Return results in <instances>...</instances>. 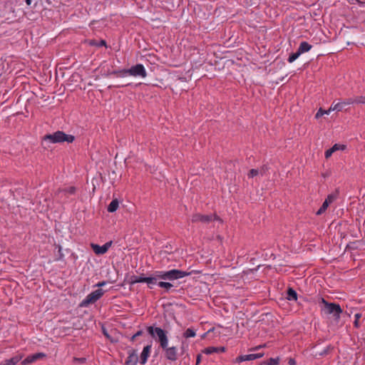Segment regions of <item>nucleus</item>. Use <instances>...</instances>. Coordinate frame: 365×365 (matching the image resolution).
I'll return each mask as SVG.
<instances>
[{"instance_id":"1","label":"nucleus","mask_w":365,"mask_h":365,"mask_svg":"<svg viewBox=\"0 0 365 365\" xmlns=\"http://www.w3.org/2000/svg\"><path fill=\"white\" fill-rule=\"evenodd\" d=\"M191 273L192 272H188L180 269H173L168 271H159V273L157 274V277H160L161 280L171 282L174 280H177L179 279H182L185 277L189 276L191 274Z\"/></svg>"},{"instance_id":"2","label":"nucleus","mask_w":365,"mask_h":365,"mask_svg":"<svg viewBox=\"0 0 365 365\" xmlns=\"http://www.w3.org/2000/svg\"><path fill=\"white\" fill-rule=\"evenodd\" d=\"M113 74H120V76L124 77L125 76H131L133 77H140L144 78L147 76V72L144 66L141 63H138L133 66H131L128 69H123L120 71H113Z\"/></svg>"},{"instance_id":"3","label":"nucleus","mask_w":365,"mask_h":365,"mask_svg":"<svg viewBox=\"0 0 365 365\" xmlns=\"http://www.w3.org/2000/svg\"><path fill=\"white\" fill-rule=\"evenodd\" d=\"M148 332L153 338L158 339L162 349H165L168 346L167 333L163 329L150 326L148 327Z\"/></svg>"},{"instance_id":"4","label":"nucleus","mask_w":365,"mask_h":365,"mask_svg":"<svg viewBox=\"0 0 365 365\" xmlns=\"http://www.w3.org/2000/svg\"><path fill=\"white\" fill-rule=\"evenodd\" d=\"M75 138L72 135H68L63 133V131H56L52 134L46 135L44 137V140H48L52 143H72L74 140Z\"/></svg>"},{"instance_id":"5","label":"nucleus","mask_w":365,"mask_h":365,"mask_svg":"<svg viewBox=\"0 0 365 365\" xmlns=\"http://www.w3.org/2000/svg\"><path fill=\"white\" fill-rule=\"evenodd\" d=\"M322 301L324 304L323 312L327 314H332L336 320H339L342 312L341 307L335 303H329L324 299Z\"/></svg>"},{"instance_id":"6","label":"nucleus","mask_w":365,"mask_h":365,"mask_svg":"<svg viewBox=\"0 0 365 365\" xmlns=\"http://www.w3.org/2000/svg\"><path fill=\"white\" fill-rule=\"evenodd\" d=\"M191 220L192 222H201L204 225H208L215 220L222 223L221 219L215 215H201L200 213L194 214L192 216Z\"/></svg>"},{"instance_id":"7","label":"nucleus","mask_w":365,"mask_h":365,"mask_svg":"<svg viewBox=\"0 0 365 365\" xmlns=\"http://www.w3.org/2000/svg\"><path fill=\"white\" fill-rule=\"evenodd\" d=\"M104 292L101 289H98L88 294L81 302V307H86L89 304L97 302L103 295Z\"/></svg>"},{"instance_id":"8","label":"nucleus","mask_w":365,"mask_h":365,"mask_svg":"<svg viewBox=\"0 0 365 365\" xmlns=\"http://www.w3.org/2000/svg\"><path fill=\"white\" fill-rule=\"evenodd\" d=\"M264 356V353H258V354H250L246 355H241L237 356L235 359V363H241L247 361H253L257 359H260Z\"/></svg>"},{"instance_id":"9","label":"nucleus","mask_w":365,"mask_h":365,"mask_svg":"<svg viewBox=\"0 0 365 365\" xmlns=\"http://www.w3.org/2000/svg\"><path fill=\"white\" fill-rule=\"evenodd\" d=\"M354 104V101H352V98H346L341 102L336 103H332L331 106V109L332 110H336V111H341L346 106H350Z\"/></svg>"},{"instance_id":"10","label":"nucleus","mask_w":365,"mask_h":365,"mask_svg":"<svg viewBox=\"0 0 365 365\" xmlns=\"http://www.w3.org/2000/svg\"><path fill=\"white\" fill-rule=\"evenodd\" d=\"M112 245V241L107 242L103 245L100 246L96 244H91V248L96 255H103L106 253Z\"/></svg>"},{"instance_id":"11","label":"nucleus","mask_w":365,"mask_h":365,"mask_svg":"<svg viewBox=\"0 0 365 365\" xmlns=\"http://www.w3.org/2000/svg\"><path fill=\"white\" fill-rule=\"evenodd\" d=\"M128 357L125 361L124 365H137L139 360L136 350L132 349L128 351Z\"/></svg>"},{"instance_id":"12","label":"nucleus","mask_w":365,"mask_h":365,"mask_svg":"<svg viewBox=\"0 0 365 365\" xmlns=\"http://www.w3.org/2000/svg\"><path fill=\"white\" fill-rule=\"evenodd\" d=\"M44 357H46V354L44 353H41V352L36 353V354H34L32 355H29L21 361V364L22 365H28V364H32V363L36 361L37 360H38L40 359H43Z\"/></svg>"},{"instance_id":"13","label":"nucleus","mask_w":365,"mask_h":365,"mask_svg":"<svg viewBox=\"0 0 365 365\" xmlns=\"http://www.w3.org/2000/svg\"><path fill=\"white\" fill-rule=\"evenodd\" d=\"M165 351L166 358L170 361H175L177 359L178 350L175 346L168 347L163 349Z\"/></svg>"},{"instance_id":"14","label":"nucleus","mask_w":365,"mask_h":365,"mask_svg":"<svg viewBox=\"0 0 365 365\" xmlns=\"http://www.w3.org/2000/svg\"><path fill=\"white\" fill-rule=\"evenodd\" d=\"M159 273V271H155L153 273V274L150 277H146L145 282L148 287L150 289H153L155 284H158V280H160V277H157V274Z\"/></svg>"},{"instance_id":"15","label":"nucleus","mask_w":365,"mask_h":365,"mask_svg":"<svg viewBox=\"0 0 365 365\" xmlns=\"http://www.w3.org/2000/svg\"><path fill=\"white\" fill-rule=\"evenodd\" d=\"M151 347V345H147L143 348L140 354V358H138L139 361L141 364H145L147 362L148 359L150 354Z\"/></svg>"},{"instance_id":"16","label":"nucleus","mask_w":365,"mask_h":365,"mask_svg":"<svg viewBox=\"0 0 365 365\" xmlns=\"http://www.w3.org/2000/svg\"><path fill=\"white\" fill-rule=\"evenodd\" d=\"M23 358L22 354L13 356L11 359H5L0 363V365H16Z\"/></svg>"},{"instance_id":"17","label":"nucleus","mask_w":365,"mask_h":365,"mask_svg":"<svg viewBox=\"0 0 365 365\" xmlns=\"http://www.w3.org/2000/svg\"><path fill=\"white\" fill-rule=\"evenodd\" d=\"M225 348L224 346L220 347H215V346H209L204 349L203 352L205 354H212L213 353H219V352H225Z\"/></svg>"},{"instance_id":"18","label":"nucleus","mask_w":365,"mask_h":365,"mask_svg":"<svg viewBox=\"0 0 365 365\" xmlns=\"http://www.w3.org/2000/svg\"><path fill=\"white\" fill-rule=\"evenodd\" d=\"M312 46L309 44L307 41H302L300 43L299 46L298 48V51L302 54L304 53L308 52L311 50Z\"/></svg>"},{"instance_id":"19","label":"nucleus","mask_w":365,"mask_h":365,"mask_svg":"<svg viewBox=\"0 0 365 365\" xmlns=\"http://www.w3.org/2000/svg\"><path fill=\"white\" fill-rule=\"evenodd\" d=\"M119 206V202L117 199L113 200L108 206V211L109 212H113L117 210Z\"/></svg>"},{"instance_id":"20","label":"nucleus","mask_w":365,"mask_h":365,"mask_svg":"<svg viewBox=\"0 0 365 365\" xmlns=\"http://www.w3.org/2000/svg\"><path fill=\"white\" fill-rule=\"evenodd\" d=\"M158 286L161 288L165 289L167 292H168L170 289H171L174 287L171 282H165V281L158 282Z\"/></svg>"},{"instance_id":"21","label":"nucleus","mask_w":365,"mask_h":365,"mask_svg":"<svg viewBox=\"0 0 365 365\" xmlns=\"http://www.w3.org/2000/svg\"><path fill=\"white\" fill-rule=\"evenodd\" d=\"M287 299L289 301L297 299V293L292 288H289L287 290Z\"/></svg>"},{"instance_id":"22","label":"nucleus","mask_w":365,"mask_h":365,"mask_svg":"<svg viewBox=\"0 0 365 365\" xmlns=\"http://www.w3.org/2000/svg\"><path fill=\"white\" fill-rule=\"evenodd\" d=\"M146 277L143 276H133L131 277V284L145 282Z\"/></svg>"},{"instance_id":"23","label":"nucleus","mask_w":365,"mask_h":365,"mask_svg":"<svg viewBox=\"0 0 365 365\" xmlns=\"http://www.w3.org/2000/svg\"><path fill=\"white\" fill-rule=\"evenodd\" d=\"M196 336V331L192 328H188L187 329L185 332L183 333V336L185 338H191L195 337Z\"/></svg>"},{"instance_id":"24","label":"nucleus","mask_w":365,"mask_h":365,"mask_svg":"<svg viewBox=\"0 0 365 365\" xmlns=\"http://www.w3.org/2000/svg\"><path fill=\"white\" fill-rule=\"evenodd\" d=\"M338 197V192L336 191L334 192H332L329 195H328V196L327 197V198L325 199V200L330 205L331 203H332L335 200H336Z\"/></svg>"},{"instance_id":"25","label":"nucleus","mask_w":365,"mask_h":365,"mask_svg":"<svg viewBox=\"0 0 365 365\" xmlns=\"http://www.w3.org/2000/svg\"><path fill=\"white\" fill-rule=\"evenodd\" d=\"M331 111H333L331 109V107L328 109V110H323L322 108H319L317 111V113H316V115H315V118H319L320 117H322V115H324V114H327L329 115Z\"/></svg>"},{"instance_id":"26","label":"nucleus","mask_w":365,"mask_h":365,"mask_svg":"<svg viewBox=\"0 0 365 365\" xmlns=\"http://www.w3.org/2000/svg\"><path fill=\"white\" fill-rule=\"evenodd\" d=\"M329 204L326 200H324V202H323L322 205L317 210L316 214L317 215H321L322 214H323L327 210V209L329 207Z\"/></svg>"},{"instance_id":"27","label":"nucleus","mask_w":365,"mask_h":365,"mask_svg":"<svg viewBox=\"0 0 365 365\" xmlns=\"http://www.w3.org/2000/svg\"><path fill=\"white\" fill-rule=\"evenodd\" d=\"M301 55V53L297 51V52L295 53H292L288 58V62L289 63H292L294 62L295 60H297L299 56Z\"/></svg>"},{"instance_id":"28","label":"nucleus","mask_w":365,"mask_h":365,"mask_svg":"<svg viewBox=\"0 0 365 365\" xmlns=\"http://www.w3.org/2000/svg\"><path fill=\"white\" fill-rule=\"evenodd\" d=\"M89 45L100 47L106 46V41L104 40H101L100 41L97 42L96 41L91 40L89 41Z\"/></svg>"},{"instance_id":"29","label":"nucleus","mask_w":365,"mask_h":365,"mask_svg":"<svg viewBox=\"0 0 365 365\" xmlns=\"http://www.w3.org/2000/svg\"><path fill=\"white\" fill-rule=\"evenodd\" d=\"M346 148V146L344 145L341 144H334L331 149L333 150V152H336L337 150H344Z\"/></svg>"},{"instance_id":"30","label":"nucleus","mask_w":365,"mask_h":365,"mask_svg":"<svg viewBox=\"0 0 365 365\" xmlns=\"http://www.w3.org/2000/svg\"><path fill=\"white\" fill-rule=\"evenodd\" d=\"M361 317V314H360V313L355 314V315H354L355 320L354 322V325L356 328H359L360 326L359 320Z\"/></svg>"},{"instance_id":"31","label":"nucleus","mask_w":365,"mask_h":365,"mask_svg":"<svg viewBox=\"0 0 365 365\" xmlns=\"http://www.w3.org/2000/svg\"><path fill=\"white\" fill-rule=\"evenodd\" d=\"M352 101H354V103H365V97L359 96L352 98Z\"/></svg>"},{"instance_id":"32","label":"nucleus","mask_w":365,"mask_h":365,"mask_svg":"<svg viewBox=\"0 0 365 365\" xmlns=\"http://www.w3.org/2000/svg\"><path fill=\"white\" fill-rule=\"evenodd\" d=\"M279 363V359L277 358H270L268 360L267 365H277Z\"/></svg>"},{"instance_id":"33","label":"nucleus","mask_w":365,"mask_h":365,"mask_svg":"<svg viewBox=\"0 0 365 365\" xmlns=\"http://www.w3.org/2000/svg\"><path fill=\"white\" fill-rule=\"evenodd\" d=\"M258 173H259V170H257V169H252L250 171V173L248 174V176L250 178H253L255 176H257L258 175Z\"/></svg>"},{"instance_id":"34","label":"nucleus","mask_w":365,"mask_h":365,"mask_svg":"<svg viewBox=\"0 0 365 365\" xmlns=\"http://www.w3.org/2000/svg\"><path fill=\"white\" fill-rule=\"evenodd\" d=\"M143 334V331L141 330L137 331L134 335H133L131 337H130V341H134V340L135 339L136 337L142 335Z\"/></svg>"},{"instance_id":"35","label":"nucleus","mask_w":365,"mask_h":365,"mask_svg":"<svg viewBox=\"0 0 365 365\" xmlns=\"http://www.w3.org/2000/svg\"><path fill=\"white\" fill-rule=\"evenodd\" d=\"M333 153H334V152H333V150L331 148L327 150L326 152H325V154H324L325 158L327 159L330 158Z\"/></svg>"},{"instance_id":"36","label":"nucleus","mask_w":365,"mask_h":365,"mask_svg":"<svg viewBox=\"0 0 365 365\" xmlns=\"http://www.w3.org/2000/svg\"><path fill=\"white\" fill-rule=\"evenodd\" d=\"M350 4H359L360 6H364V3L361 1L360 0H349Z\"/></svg>"},{"instance_id":"37","label":"nucleus","mask_w":365,"mask_h":365,"mask_svg":"<svg viewBox=\"0 0 365 365\" xmlns=\"http://www.w3.org/2000/svg\"><path fill=\"white\" fill-rule=\"evenodd\" d=\"M265 346H266V344L258 345L257 346H255V347L252 348L250 349V351H257V350H259V349L265 347Z\"/></svg>"},{"instance_id":"38","label":"nucleus","mask_w":365,"mask_h":365,"mask_svg":"<svg viewBox=\"0 0 365 365\" xmlns=\"http://www.w3.org/2000/svg\"><path fill=\"white\" fill-rule=\"evenodd\" d=\"M288 364L289 365H296V361L294 359L290 358L288 361Z\"/></svg>"},{"instance_id":"39","label":"nucleus","mask_w":365,"mask_h":365,"mask_svg":"<svg viewBox=\"0 0 365 365\" xmlns=\"http://www.w3.org/2000/svg\"><path fill=\"white\" fill-rule=\"evenodd\" d=\"M106 284V282H104V281L103 282H100L98 284H96L95 285V287H101L104 286Z\"/></svg>"},{"instance_id":"40","label":"nucleus","mask_w":365,"mask_h":365,"mask_svg":"<svg viewBox=\"0 0 365 365\" xmlns=\"http://www.w3.org/2000/svg\"><path fill=\"white\" fill-rule=\"evenodd\" d=\"M75 190H76V189L74 187H71L68 188V192L70 194H73L75 192Z\"/></svg>"},{"instance_id":"41","label":"nucleus","mask_w":365,"mask_h":365,"mask_svg":"<svg viewBox=\"0 0 365 365\" xmlns=\"http://www.w3.org/2000/svg\"><path fill=\"white\" fill-rule=\"evenodd\" d=\"M200 362V355H198L197 357V364H198Z\"/></svg>"},{"instance_id":"42","label":"nucleus","mask_w":365,"mask_h":365,"mask_svg":"<svg viewBox=\"0 0 365 365\" xmlns=\"http://www.w3.org/2000/svg\"><path fill=\"white\" fill-rule=\"evenodd\" d=\"M25 1L27 5H31V0H25Z\"/></svg>"},{"instance_id":"43","label":"nucleus","mask_w":365,"mask_h":365,"mask_svg":"<svg viewBox=\"0 0 365 365\" xmlns=\"http://www.w3.org/2000/svg\"><path fill=\"white\" fill-rule=\"evenodd\" d=\"M61 251V247H58V252H60Z\"/></svg>"}]
</instances>
